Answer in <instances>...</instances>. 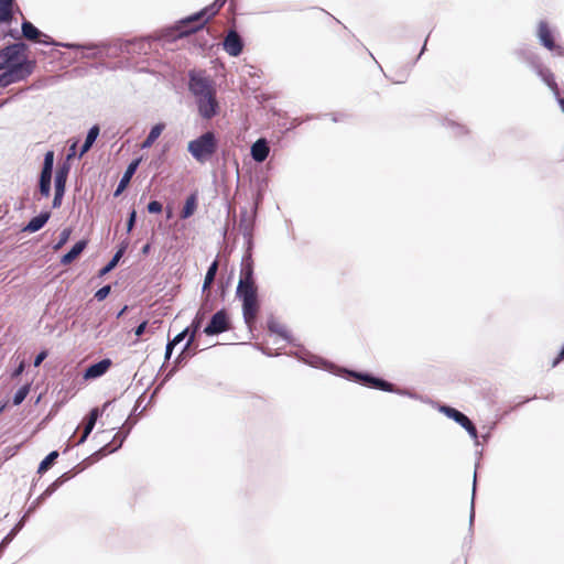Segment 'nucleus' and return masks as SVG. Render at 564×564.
Instances as JSON below:
<instances>
[{
	"label": "nucleus",
	"instance_id": "f257e3e1",
	"mask_svg": "<svg viewBox=\"0 0 564 564\" xmlns=\"http://www.w3.org/2000/svg\"><path fill=\"white\" fill-rule=\"evenodd\" d=\"M36 62L29 57V46L23 42L10 44L0 50V87L25 80L32 75Z\"/></svg>",
	"mask_w": 564,
	"mask_h": 564
},
{
	"label": "nucleus",
	"instance_id": "f03ea898",
	"mask_svg": "<svg viewBox=\"0 0 564 564\" xmlns=\"http://www.w3.org/2000/svg\"><path fill=\"white\" fill-rule=\"evenodd\" d=\"M227 0H215L213 4L206 7L200 12L181 21L178 31L181 35H188L200 30L206 22L214 17L226 3Z\"/></svg>",
	"mask_w": 564,
	"mask_h": 564
},
{
	"label": "nucleus",
	"instance_id": "7ed1b4c3",
	"mask_svg": "<svg viewBox=\"0 0 564 564\" xmlns=\"http://www.w3.org/2000/svg\"><path fill=\"white\" fill-rule=\"evenodd\" d=\"M237 296L242 301V314L246 324L251 327L260 312V302L258 299V289L237 291Z\"/></svg>",
	"mask_w": 564,
	"mask_h": 564
},
{
	"label": "nucleus",
	"instance_id": "20e7f679",
	"mask_svg": "<svg viewBox=\"0 0 564 564\" xmlns=\"http://www.w3.org/2000/svg\"><path fill=\"white\" fill-rule=\"evenodd\" d=\"M188 87L195 98L216 91L214 80L202 72L189 74Z\"/></svg>",
	"mask_w": 564,
	"mask_h": 564
},
{
	"label": "nucleus",
	"instance_id": "39448f33",
	"mask_svg": "<svg viewBox=\"0 0 564 564\" xmlns=\"http://www.w3.org/2000/svg\"><path fill=\"white\" fill-rule=\"evenodd\" d=\"M198 112L204 119H212L219 111L216 91L196 98Z\"/></svg>",
	"mask_w": 564,
	"mask_h": 564
},
{
	"label": "nucleus",
	"instance_id": "423d86ee",
	"mask_svg": "<svg viewBox=\"0 0 564 564\" xmlns=\"http://www.w3.org/2000/svg\"><path fill=\"white\" fill-rule=\"evenodd\" d=\"M229 329L230 321L228 313L225 310H220L213 315L209 324L205 327L204 333L210 336L227 332Z\"/></svg>",
	"mask_w": 564,
	"mask_h": 564
},
{
	"label": "nucleus",
	"instance_id": "0eeeda50",
	"mask_svg": "<svg viewBox=\"0 0 564 564\" xmlns=\"http://www.w3.org/2000/svg\"><path fill=\"white\" fill-rule=\"evenodd\" d=\"M538 36L543 46H545L550 51L556 52L558 55H563L564 51L562 46L556 45L552 31L549 24L544 21H541L538 26Z\"/></svg>",
	"mask_w": 564,
	"mask_h": 564
},
{
	"label": "nucleus",
	"instance_id": "6e6552de",
	"mask_svg": "<svg viewBox=\"0 0 564 564\" xmlns=\"http://www.w3.org/2000/svg\"><path fill=\"white\" fill-rule=\"evenodd\" d=\"M256 289H258V286L253 278V265L252 262L248 259L242 262L237 291Z\"/></svg>",
	"mask_w": 564,
	"mask_h": 564
},
{
	"label": "nucleus",
	"instance_id": "1a4fd4ad",
	"mask_svg": "<svg viewBox=\"0 0 564 564\" xmlns=\"http://www.w3.org/2000/svg\"><path fill=\"white\" fill-rule=\"evenodd\" d=\"M351 375L358 381L362 382L364 384H367L370 388L382 390V391H386V392H394L395 391L394 384H392V383H390V382H388V381H386L383 379L373 377V376L368 375V373L352 372Z\"/></svg>",
	"mask_w": 564,
	"mask_h": 564
},
{
	"label": "nucleus",
	"instance_id": "9d476101",
	"mask_svg": "<svg viewBox=\"0 0 564 564\" xmlns=\"http://www.w3.org/2000/svg\"><path fill=\"white\" fill-rule=\"evenodd\" d=\"M68 175V167L66 165L58 167L55 174V195L53 199V207L57 208L62 204V198L65 192L66 180Z\"/></svg>",
	"mask_w": 564,
	"mask_h": 564
},
{
	"label": "nucleus",
	"instance_id": "9b49d317",
	"mask_svg": "<svg viewBox=\"0 0 564 564\" xmlns=\"http://www.w3.org/2000/svg\"><path fill=\"white\" fill-rule=\"evenodd\" d=\"M217 143H188V151L199 162L208 161L216 152Z\"/></svg>",
	"mask_w": 564,
	"mask_h": 564
},
{
	"label": "nucleus",
	"instance_id": "f8f14e48",
	"mask_svg": "<svg viewBox=\"0 0 564 564\" xmlns=\"http://www.w3.org/2000/svg\"><path fill=\"white\" fill-rule=\"evenodd\" d=\"M22 34L29 41L43 44H56L48 35L42 33L30 21H24L22 23Z\"/></svg>",
	"mask_w": 564,
	"mask_h": 564
},
{
	"label": "nucleus",
	"instance_id": "ddd939ff",
	"mask_svg": "<svg viewBox=\"0 0 564 564\" xmlns=\"http://www.w3.org/2000/svg\"><path fill=\"white\" fill-rule=\"evenodd\" d=\"M243 48L242 41L236 31H229L224 41V50L231 56H238Z\"/></svg>",
	"mask_w": 564,
	"mask_h": 564
},
{
	"label": "nucleus",
	"instance_id": "4468645a",
	"mask_svg": "<svg viewBox=\"0 0 564 564\" xmlns=\"http://www.w3.org/2000/svg\"><path fill=\"white\" fill-rule=\"evenodd\" d=\"M112 366L109 358L102 359L97 364L89 366L84 373L85 380L96 379L104 376Z\"/></svg>",
	"mask_w": 564,
	"mask_h": 564
},
{
	"label": "nucleus",
	"instance_id": "2eb2a0df",
	"mask_svg": "<svg viewBox=\"0 0 564 564\" xmlns=\"http://www.w3.org/2000/svg\"><path fill=\"white\" fill-rule=\"evenodd\" d=\"M267 405V402L263 398L259 395H250L243 401V410L249 415H254L261 413Z\"/></svg>",
	"mask_w": 564,
	"mask_h": 564
},
{
	"label": "nucleus",
	"instance_id": "dca6fc26",
	"mask_svg": "<svg viewBox=\"0 0 564 564\" xmlns=\"http://www.w3.org/2000/svg\"><path fill=\"white\" fill-rule=\"evenodd\" d=\"M14 11L20 12L15 0H0V23H11Z\"/></svg>",
	"mask_w": 564,
	"mask_h": 564
},
{
	"label": "nucleus",
	"instance_id": "f3484780",
	"mask_svg": "<svg viewBox=\"0 0 564 564\" xmlns=\"http://www.w3.org/2000/svg\"><path fill=\"white\" fill-rule=\"evenodd\" d=\"M140 162H141V158H138V159L133 160L128 165L123 176L121 177V180L119 182V185H118L117 189L115 191V196H119L127 188V186L129 185V183H130L133 174L135 173Z\"/></svg>",
	"mask_w": 564,
	"mask_h": 564
},
{
	"label": "nucleus",
	"instance_id": "a211bd4d",
	"mask_svg": "<svg viewBox=\"0 0 564 564\" xmlns=\"http://www.w3.org/2000/svg\"><path fill=\"white\" fill-rule=\"evenodd\" d=\"M536 73L542 78V80L550 87L555 97H558V86L555 82L553 73L541 65L536 66Z\"/></svg>",
	"mask_w": 564,
	"mask_h": 564
},
{
	"label": "nucleus",
	"instance_id": "6ab92c4d",
	"mask_svg": "<svg viewBox=\"0 0 564 564\" xmlns=\"http://www.w3.org/2000/svg\"><path fill=\"white\" fill-rule=\"evenodd\" d=\"M218 261L215 260L208 268L207 272H206V275H205V279H204V283H203V293L206 294L205 296V301L207 302L209 296H210V285L213 284L214 280H215V276L217 274V270H218Z\"/></svg>",
	"mask_w": 564,
	"mask_h": 564
},
{
	"label": "nucleus",
	"instance_id": "aec40b11",
	"mask_svg": "<svg viewBox=\"0 0 564 564\" xmlns=\"http://www.w3.org/2000/svg\"><path fill=\"white\" fill-rule=\"evenodd\" d=\"M87 242L85 240H80L76 242L70 251H68L66 254H64L61 259V263L63 265L70 264L74 260L78 258V256L84 251L86 248Z\"/></svg>",
	"mask_w": 564,
	"mask_h": 564
},
{
	"label": "nucleus",
	"instance_id": "412c9836",
	"mask_svg": "<svg viewBox=\"0 0 564 564\" xmlns=\"http://www.w3.org/2000/svg\"><path fill=\"white\" fill-rule=\"evenodd\" d=\"M98 416H99V410H98V408H94L89 412L87 422L85 423V426H84L83 435L80 436V438L78 441V444H82V443H84L86 441L88 435L91 433Z\"/></svg>",
	"mask_w": 564,
	"mask_h": 564
},
{
	"label": "nucleus",
	"instance_id": "4be33fe9",
	"mask_svg": "<svg viewBox=\"0 0 564 564\" xmlns=\"http://www.w3.org/2000/svg\"><path fill=\"white\" fill-rule=\"evenodd\" d=\"M441 410L446 416H448L449 419H453L455 422H457L463 427L466 424H469L470 420L464 413L459 412L458 410L451 408V406H446V405L443 406Z\"/></svg>",
	"mask_w": 564,
	"mask_h": 564
},
{
	"label": "nucleus",
	"instance_id": "5701e85b",
	"mask_svg": "<svg viewBox=\"0 0 564 564\" xmlns=\"http://www.w3.org/2000/svg\"><path fill=\"white\" fill-rule=\"evenodd\" d=\"M50 213H42L36 217H33L25 226L24 230L29 232H35L40 230L48 220Z\"/></svg>",
	"mask_w": 564,
	"mask_h": 564
},
{
	"label": "nucleus",
	"instance_id": "b1692460",
	"mask_svg": "<svg viewBox=\"0 0 564 564\" xmlns=\"http://www.w3.org/2000/svg\"><path fill=\"white\" fill-rule=\"evenodd\" d=\"M268 143H252L251 155L257 162H263L269 155Z\"/></svg>",
	"mask_w": 564,
	"mask_h": 564
},
{
	"label": "nucleus",
	"instance_id": "393cba45",
	"mask_svg": "<svg viewBox=\"0 0 564 564\" xmlns=\"http://www.w3.org/2000/svg\"><path fill=\"white\" fill-rule=\"evenodd\" d=\"M196 207H197V199H196V196L194 194H192L191 196H188L186 198L185 205L181 213V217L183 219L191 217L194 214Z\"/></svg>",
	"mask_w": 564,
	"mask_h": 564
},
{
	"label": "nucleus",
	"instance_id": "a878e982",
	"mask_svg": "<svg viewBox=\"0 0 564 564\" xmlns=\"http://www.w3.org/2000/svg\"><path fill=\"white\" fill-rule=\"evenodd\" d=\"M58 457V452H51L40 464L37 473L44 474L48 468L54 464L55 459Z\"/></svg>",
	"mask_w": 564,
	"mask_h": 564
},
{
	"label": "nucleus",
	"instance_id": "bb28decb",
	"mask_svg": "<svg viewBox=\"0 0 564 564\" xmlns=\"http://www.w3.org/2000/svg\"><path fill=\"white\" fill-rule=\"evenodd\" d=\"M204 307H205V304H203V306H202L200 311L197 313V315H196V317H195V319H194V323H193V325H194V330H193V333H192V334H191V336H189V339H188V341H187V344H186V348H187V347L192 344V341L194 340L195 333H196V330L199 328L200 322H202V321H203V318H204V313L202 312V311L204 310Z\"/></svg>",
	"mask_w": 564,
	"mask_h": 564
},
{
	"label": "nucleus",
	"instance_id": "cd10ccee",
	"mask_svg": "<svg viewBox=\"0 0 564 564\" xmlns=\"http://www.w3.org/2000/svg\"><path fill=\"white\" fill-rule=\"evenodd\" d=\"M29 391L30 387L28 384L21 387L13 397V404L19 405L20 403H22L26 395L29 394Z\"/></svg>",
	"mask_w": 564,
	"mask_h": 564
},
{
	"label": "nucleus",
	"instance_id": "c85d7f7f",
	"mask_svg": "<svg viewBox=\"0 0 564 564\" xmlns=\"http://www.w3.org/2000/svg\"><path fill=\"white\" fill-rule=\"evenodd\" d=\"M186 334H187V329H185L182 333H180L178 335H176L174 337V339L167 344V346H166V356H165L167 359L170 358V356L172 354L173 347L176 344L181 343L185 338Z\"/></svg>",
	"mask_w": 564,
	"mask_h": 564
},
{
	"label": "nucleus",
	"instance_id": "c756f323",
	"mask_svg": "<svg viewBox=\"0 0 564 564\" xmlns=\"http://www.w3.org/2000/svg\"><path fill=\"white\" fill-rule=\"evenodd\" d=\"M163 129H164V124L163 123L155 124L151 129V131H150L148 138L145 139V141H155L161 135Z\"/></svg>",
	"mask_w": 564,
	"mask_h": 564
},
{
	"label": "nucleus",
	"instance_id": "7c9ffc66",
	"mask_svg": "<svg viewBox=\"0 0 564 564\" xmlns=\"http://www.w3.org/2000/svg\"><path fill=\"white\" fill-rule=\"evenodd\" d=\"M122 256V251L119 250L115 256L113 258L111 259V261L105 267L101 269L100 271V274H106L108 273L109 271H111L118 263L119 259L121 258Z\"/></svg>",
	"mask_w": 564,
	"mask_h": 564
},
{
	"label": "nucleus",
	"instance_id": "2f4dec72",
	"mask_svg": "<svg viewBox=\"0 0 564 564\" xmlns=\"http://www.w3.org/2000/svg\"><path fill=\"white\" fill-rule=\"evenodd\" d=\"M70 232H72V230L69 228H65L61 232L59 241L54 246L55 250L61 249L67 242V240L69 239Z\"/></svg>",
	"mask_w": 564,
	"mask_h": 564
},
{
	"label": "nucleus",
	"instance_id": "473e14b6",
	"mask_svg": "<svg viewBox=\"0 0 564 564\" xmlns=\"http://www.w3.org/2000/svg\"><path fill=\"white\" fill-rule=\"evenodd\" d=\"M110 291L111 286L105 285L95 293V299L98 301H104L109 295Z\"/></svg>",
	"mask_w": 564,
	"mask_h": 564
},
{
	"label": "nucleus",
	"instance_id": "72a5a7b5",
	"mask_svg": "<svg viewBox=\"0 0 564 564\" xmlns=\"http://www.w3.org/2000/svg\"><path fill=\"white\" fill-rule=\"evenodd\" d=\"M40 193L48 197L51 193V181L40 180Z\"/></svg>",
	"mask_w": 564,
	"mask_h": 564
},
{
	"label": "nucleus",
	"instance_id": "f704fd0d",
	"mask_svg": "<svg viewBox=\"0 0 564 564\" xmlns=\"http://www.w3.org/2000/svg\"><path fill=\"white\" fill-rule=\"evenodd\" d=\"M148 212L151 214H159L162 212V204L158 200H152L148 204Z\"/></svg>",
	"mask_w": 564,
	"mask_h": 564
},
{
	"label": "nucleus",
	"instance_id": "c9c22d12",
	"mask_svg": "<svg viewBox=\"0 0 564 564\" xmlns=\"http://www.w3.org/2000/svg\"><path fill=\"white\" fill-rule=\"evenodd\" d=\"M147 326H148V321H143L135 329H134V335L137 336V339L134 340V343H138L139 341V338L144 334L145 329H147Z\"/></svg>",
	"mask_w": 564,
	"mask_h": 564
},
{
	"label": "nucleus",
	"instance_id": "e433bc0d",
	"mask_svg": "<svg viewBox=\"0 0 564 564\" xmlns=\"http://www.w3.org/2000/svg\"><path fill=\"white\" fill-rule=\"evenodd\" d=\"M72 478L70 471L63 474L61 477H58L53 484L52 487L56 488L61 485H63L65 481L69 480Z\"/></svg>",
	"mask_w": 564,
	"mask_h": 564
},
{
	"label": "nucleus",
	"instance_id": "4c0bfd02",
	"mask_svg": "<svg viewBox=\"0 0 564 564\" xmlns=\"http://www.w3.org/2000/svg\"><path fill=\"white\" fill-rule=\"evenodd\" d=\"M99 135V127L98 126H94L93 128H90V130L88 131L87 133V137H86V140L85 141H96V139L98 138Z\"/></svg>",
	"mask_w": 564,
	"mask_h": 564
},
{
	"label": "nucleus",
	"instance_id": "58836bf2",
	"mask_svg": "<svg viewBox=\"0 0 564 564\" xmlns=\"http://www.w3.org/2000/svg\"><path fill=\"white\" fill-rule=\"evenodd\" d=\"M53 161H54V153L52 151H48L45 154L43 166L53 169Z\"/></svg>",
	"mask_w": 564,
	"mask_h": 564
},
{
	"label": "nucleus",
	"instance_id": "ea45409f",
	"mask_svg": "<svg viewBox=\"0 0 564 564\" xmlns=\"http://www.w3.org/2000/svg\"><path fill=\"white\" fill-rule=\"evenodd\" d=\"M464 429L469 433V435L473 437V438H477V429L476 426L473 424L471 421H469V424H466L464 426Z\"/></svg>",
	"mask_w": 564,
	"mask_h": 564
},
{
	"label": "nucleus",
	"instance_id": "a19ab883",
	"mask_svg": "<svg viewBox=\"0 0 564 564\" xmlns=\"http://www.w3.org/2000/svg\"><path fill=\"white\" fill-rule=\"evenodd\" d=\"M52 178V169L43 166L40 180L51 181Z\"/></svg>",
	"mask_w": 564,
	"mask_h": 564
},
{
	"label": "nucleus",
	"instance_id": "79ce46f5",
	"mask_svg": "<svg viewBox=\"0 0 564 564\" xmlns=\"http://www.w3.org/2000/svg\"><path fill=\"white\" fill-rule=\"evenodd\" d=\"M135 217H137V213H135V210H132L129 216L128 224H127L128 231H131V229L133 228L134 223H135Z\"/></svg>",
	"mask_w": 564,
	"mask_h": 564
},
{
	"label": "nucleus",
	"instance_id": "37998d69",
	"mask_svg": "<svg viewBox=\"0 0 564 564\" xmlns=\"http://www.w3.org/2000/svg\"><path fill=\"white\" fill-rule=\"evenodd\" d=\"M46 351H41L34 359V366L39 367L42 364V361L46 358Z\"/></svg>",
	"mask_w": 564,
	"mask_h": 564
},
{
	"label": "nucleus",
	"instance_id": "c03bdc74",
	"mask_svg": "<svg viewBox=\"0 0 564 564\" xmlns=\"http://www.w3.org/2000/svg\"><path fill=\"white\" fill-rule=\"evenodd\" d=\"M196 141H215L213 132H206L202 134Z\"/></svg>",
	"mask_w": 564,
	"mask_h": 564
},
{
	"label": "nucleus",
	"instance_id": "a18cd8bd",
	"mask_svg": "<svg viewBox=\"0 0 564 564\" xmlns=\"http://www.w3.org/2000/svg\"><path fill=\"white\" fill-rule=\"evenodd\" d=\"M561 360H564V345L557 357L553 360L552 366L555 367Z\"/></svg>",
	"mask_w": 564,
	"mask_h": 564
},
{
	"label": "nucleus",
	"instance_id": "49530a36",
	"mask_svg": "<svg viewBox=\"0 0 564 564\" xmlns=\"http://www.w3.org/2000/svg\"><path fill=\"white\" fill-rule=\"evenodd\" d=\"M93 143H83V147L80 149L79 155H84L86 152H88L91 148Z\"/></svg>",
	"mask_w": 564,
	"mask_h": 564
},
{
	"label": "nucleus",
	"instance_id": "de8ad7c7",
	"mask_svg": "<svg viewBox=\"0 0 564 564\" xmlns=\"http://www.w3.org/2000/svg\"><path fill=\"white\" fill-rule=\"evenodd\" d=\"M24 370V364L21 362L20 366L13 371L12 376L18 377L20 376Z\"/></svg>",
	"mask_w": 564,
	"mask_h": 564
},
{
	"label": "nucleus",
	"instance_id": "09e8293b",
	"mask_svg": "<svg viewBox=\"0 0 564 564\" xmlns=\"http://www.w3.org/2000/svg\"><path fill=\"white\" fill-rule=\"evenodd\" d=\"M557 99V102L562 109V111L564 112V98L561 97V95L558 94V97H556Z\"/></svg>",
	"mask_w": 564,
	"mask_h": 564
},
{
	"label": "nucleus",
	"instance_id": "8fccbe9b",
	"mask_svg": "<svg viewBox=\"0 0 564 564\" xmlns=\"http://www.w3.org/2000/svg\"><path fill=\"white\" fill-rule=\"evenodd\" d=\"M12 534H13V532H12V533H10V534H8V535L2 540V542H1V546H3L4 544H7V543L11 540V535H12Z\"/></svg>",
	"mask_w": 564,
	"mask_h": 564
},
{
	"label": "nucleus",
	"instance_id": "3c124183",
	"mask_svg": "<svg viewBox=\"0 0 564 564\" xmlns=\"http://www.w3.org/2000/svg\"><path fill=\"white\" fill-rule=\"evenodd\" d=\"M76 145H77V143H76V142H73V143H72V147H70V153L68 154V156H72L73 154H75Z\"/></svg>",
	"mask_w": 564,
	"mask_h": 564
},
{
	"label": "nucleus",
	"instance_id": "603ef678",
	"mask_svg": "<svg viewBox=\"0 0 564 564\" xmlns=\"http://www.w3.org/2000/svg\"><path fill=\"white\" fill-rule=\"evenodd\" d=\"M128 310V306H123L122 310L118 313L117 317H121Z\"/></svg>",
	"mask_w": 564,
	"mask_h": 564
},
{
	"label": "nucleus",
	"instance_id": "864d4df0",
	"mask_svg": "<svg viewBox=\"0 0 564 564\" xmlns=\"http://www.w3.org/2000/svg\"><path fill=\"white\" fill-rule=\"evenodd\" d=\"M269 327H270V329H271V330L276 332V333H279L280 335L284 336V334H283L282 332H280V330H278V329L275 328V325H274V324H271Z\"/></svg>",
	"mask_w": 564,
	"mask_h": 564
},
{
	"label": "nucleus",
	"instance_id": "5fc2aeb1",
	"mask_svg": "<svg viewBox=\"0 0 564 564\" xmlns=\"http://www.w3.org/2000/svg\"><path fill=\"white\" fill-rule=\"evenodd\" d=\"M149 249H150V245H145V246L142 248V252H143V253H148V252H149Z\"/></svg>",
	"mask_w": 564,
	"mask_h": 564
},
{
	"label": "nucleus",
	"instance_id": "6e6d98bb",
	"mask_svg": "<svg viewBox=\"0 0 564 564\" xmlns=\"http://www.w3.org/2000/svg\"><path fill=\"white\" fill-rule=\"evenodd\" d=\"M121 443H122V440L119 441L118 445L115 446L112 449H110V452L115 451L116 448H118L119 446H121Z\"/></svg>",
	"mask_w": 564,
	"mask_h": 564
},
{
	"label": "nucleus",
	"instance_id": "4d7b16f0",
	"mask_svg": "<svg viewBox=\"0 0 564 564\" xmlns=\"http://www.w3.org/2000/svg\"><path fill=\"white\" fill-rule=\"evenodd\" d=\"M257 141L262 142V141H267V140L264 138H259Z\"/></svg>",
	"mask_w": 564,
	"mask_h": 564
},
{
	"label": "nucleus",
	"instance_id": "13d9d810",
	"mask_svg": "<svg viewBox=\"0 0 564 564\" xmlns=\"http://www.w3.org/2000/svg\"><path fill=\"white\" fill-rule=\"evenodd\" d=\"M152 143H148V142H144L142 143L143 147H148V145H151Z\"/></svg>",
	"mask_w": 564,
	"mask_h": 564
},
{
	"label": "nucleus",
	"instance_id": "bf43d9fd",
	"mask_svg": "<svg viewBox=\"0 0 564 564\" xmlns=\"http://www.w3.org/2000/svg\"><path fill=\"white\" fill-rule=\"evenodd\" d=\"M4 404L0 405V413L2 412V410L4 409Z\"/></svg>",
	"mask_w": 564,
	"mask_h": 564
}]
</instances>
